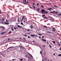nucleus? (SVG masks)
Returning <instances> with one entry per match:
<instances>
[{
  "label": "nucleus",
  "mask_w": 61,
  "mask_h": 61,
  "mask_svg": "<svg viewBox=\"0 0 61 61\" xmlns=\"http://www.w3.org/2000/svg\"><path fill=\"white\" fill-rule=\"evenodd\" d=\"M22 21H23V19L22 18V19L21 20V22Z\"/></svg>",
  "instance_id": "nucleus-43"
},
{
  "label": "nucleus",
  "mask_w": 61,
  "mask_h": 61,
  "mask_svg": "<svg viewBox=\"0 0 61 61\" xmlns=\"http://www.w3.org/2000/svg\"><path fill=\"white\" fill-rule=\"evenodd\" d=\"M49 46L51 48L52 47V46H51V45H49Z\"/></svg>",
  "instance_id": "nucleus-28"
},
{
  "label": "nucleus",
  "mask_w": 61,
  "mask_h": 61,
  "mask_svg": "<svg viewBox=\"0 0 61 61\" xmlns=\"http://www.w3.org/2000/svg\"><path fill=\"white\" fill-rule=\"evenodd\" d=\"M41 7H42L43 8H44V6H42V5H41Z\"/></svg>",
  "instance_id": "nucleus-37"
},
{
  "label": "nucleus",
  "mask_w": 61,
  "mask_h": 61,
  "mask_svg": "<svg viewBox=\"0 0 61 61\" xmlns=\"http://www.w3.org/2000/svg\"><path fill=\"white\" fill-rule=\"evenodd\" d=\"M30 29H29V30H27V31H30Z\"/></svg>",
  "instance_id": "nucleus-25"
},
{
  "label": "nucleus",
  "mask_w": 61,
  "mask_h": 61,
  "mask_svg": "<svg viewBox=\"0 0 61 61\" xmlns=\"http://www.w3.org/2000/svg\"><path fill=\"white\" fill-rule=\"evenodd\" d=\"M6 33V32H2L1 33V35H4V34H5Z\"/></svg>",
  "instance_id": "nucleus-6"
},
{
  "label": "nucleus",
  "mask_w": 61,
  "mask_h": 61,
  "mask_svg": "<svg viewBox=\"0 0 61 61\" xmlns=\"http://www.w3.org/2000/svg\"><path fill=\"white\" fill-rule=\"evenodd\" d=\"M30 33H31V32H30L29 33H27V34H30Z\"/></svg>",
  "instance_id": "nucleus-52"
},
{
  "label": "nucleus",
  "mask_w": 61,
  "mask_h": 61,
  "mask_svg": "<svg viewBox=\"0 0 61 61\" xmlns=\"http://www.w3.org/2000/svg\"><path fill=\"white\" fill-rule=\"evenodd\" d=\"M4 21H5V19L3 18L2 19V22H4Z\"/></svg>",
  "instance_id": "nucleus-12"
},
{
  "label": "nucleus",
  "mask_w": 61,
  "mask_h": 61,
  "mask_svg": "<svg viewBox=\"0 0 61 61\" xmlns=\"http://www.w3.org/2000/svg\"><path fill=\"white\" fill-rule=\"evenodd\" d=\"M53 43H54V44H55L56 43V42L55 41H53Z\"/></svg>",
  "instance_id": "nucleus-22"
},
{
  "label": "nucleus",
  "mask_w": 61,
  "mask_h": 61,
  "mask_svg": "<svg viewBox=\"0 0 61 61\" xmlns=\"http://www.w3.org/2000/svg\"><path fill=\"white\" fill-rule=\"evenodd\" d=\"M47 59V58H46L45 59V60H46Z\"/></svg>",
  "instance_id": "nucleus-32"
},
{
  "label": "nucleus",
  "mask_w": 61,
  "mask_h": 61,
  "mask_svg": "<svg viewBox=\"0 0 61 61\" xmlns=\"http://www.w3.org/2000/svg\"><path fill=\"white\" fill-rule=\"evenodd\" d=\"M46 33H51V32L49 31H46Z\"/></svg>",
  "instance_id": "nucleus-11"
},
{
  "label": "nucleus",
  "mask_w": 61,
  "mask_h": 61,
  "mask_svg": "<svg viewBox=\"0 0 61 61\" xmlns=\"http://www.w3.org/2000/svg\"><path fill=\"white\" fill-rule=\"evenodd\" d=\"M33 8H34V9H35V8H36V7H35L34 6H33Z\"/></svg>",
  "instance_id": "nucleus-35"
},
{
  "label": "nucleus",
  "mask_w": 61,
  "mask_h": 61,
  "mask_svg": "<svg viewBox=\"0 0 61 61\" xmlns=\"http://www.w3.org/2000/svg\"><path fill=\"white\" fill-rule=\"evenodd\" d=\"M6 23H8V25H9V20H6Z\"/></svg>",
  "instance_id": "nucleus-4"
},
{
  "label": "nucleus",
  "mask_w": 61,
  "mask_h": 61,
  "mask_svg": "<svg viewBox=\"0 0 61 61\" xmlns=\"http://www.w3.org/2000/svg\"><path fill=\"white\" fill-rule=\"evenodd\" d=\"M28 38H30V36H28Z\"/></svg>",
  "instance_id": "nucleus-40"
},
{
  "label": "nucleus",
  "mask_w": 61,
  "mask_h": 61,
  "mask_svg": "<svg viewBox=\"0 0 61 61\" xmlns=\"http://www.w3.org/2000/svg\"><path fill=\"white\" fill-rule=\"evenodd\" d=\"M3 22L2 21V24H4V22Z\"/></svg>",
  "instance_id": "nucleus-47"
},
{
  "label": "nucleus",
  "mask_w": 61,
  "mask_h": 61,
  "mask_svg": "<svg viewBox=\"0 0 61 61\" xmlns=\"http://www.w3.org/2000/svg\"><path fill=\"white\" fill-rule=\"evenodd\" d=\"M11 31H10L9 32V33H11Z\"/></svg>",
  "instance_id": "nucleus-41"
},
{
  "label": "nucleus",
  "mask_w": 61,
  "mask_h": 61,
  "mask_svg": "<svg viewBox=\"0 0 61 61\" xmlns=\"http://www.w3.org/2000/svg\"><path fill=\"white\" fill-rule=\"evenodd\" d=\"M22 18V19H24V16H23V17Z\"/></svg>",
  "instance_id": "nucleus-46"
},
{
  "label": "nucleus",
  "mask_w": 61,
  "mask_h": 61,
  "mask_svg": "<svg viewBox=\"0 0 61 61\" xmlns=\"http://www.w3.org/2000/svg\"><path fill=\"white\" fill-rule=\"evenodd\" d=\"M57 43H58V44L59 43V42H57Z\"/></svg>",
  "instance_id": "nucleus-56"
},
{
  "label": "nucleus",
  "mask_w": 61,
  "mask_h": 61,
  "mask_svg": "<svg viewBox=\"0 0 61 61\" xmlns=\"http://www.w3.org/2000/svg\"><path fill=\"white\" fill-rule=\"evenodd\" d=\"M37 5H39L38 4V3H37Z\"/></svg>",
  "instance_id": "nucleus-45"
},
{
  "label": "nucleus",
  "mask_w": 61,
  "mask_h": 61,
  "mask_svg": "<svg viewBox=\"0 0 61 61\" xmlns=\"http://www.w3.org/2000/svg\"><path fill=\"white\" fill-rule=\"evenodd\" d=\"M58 15H61V12H59L58 14H57Z\"/></svg>",
  "instance_id": "nucleus-7"
},
{
  "label": "nucleus",
  "mask_w": 61,
  "mask_h": 61,
  "mask_svg": "<svg viewBox=\"0 0 61 61\" xmlns=\"http://www.w3.org/2000/svg\"><path fill=\"white\" fill-rule=\"evenodd\" d=\"M41 36H39V38H41Z\"/></svg>",
  "instance_id": "nucleus-54"
},
{
  "label": "nucleus",
  "mask_w": 61,
  "mask_h": 61,
  "mask_svg": "<svg viewBox=\"0 0 61 61\" xmlns=\"http://www.w3.org/2000/svg\"><path fill=\"white\" fill-rule=\"evenodd\" d=\"M10 39L9 38L8 39V41H9V40H10Z\"/></svg>",
  "instance_id": "nucleus-44"
},
{
  "label": "nucleus",
  "mask_w": 61,
  "mask_h": 61,
  "mask_svg": "<svg viewBox=\"0 0 61 61\" xmlns=\"http://www.w3.org/2000/svg\"><path fill=\"white\" fill-rule=\"evenodd\" d=\"M50 20L51 21H54V19L52 18H51V19H50Z\"/></svg>",
  "instance_id": "nucleus-3"
},
{
  "label": "nucleus",
  "mask_w": 61,
  "mask_h": 61,
  "mask_svg": "<svg viewBox=\"0 0 61 61\" xmlns=\"http://www.w3.org/2000/svg\"><path fill=\"white\" fill-rule=\"evenodd\" d=\"M45 46H45V45H44L43 46V47H45Z\"/></svg>",
  "instance_id": "nucleus-49"
},
{
  "label": "nucleus",
  "mask_w": 61,
  "mask_h": 61,
  "mask_svg": "<svg viewBox=\"0 0 61 61\" xmlns=\"http://www.w3.org/2000/svg\"><path fill=\"white\" fill-rule=\"evenodd\" d=\"M29 55H30V57H31V58H33V56H32V55H31V54H29Z\"/></svg>",
  "instance_id": "nucleus-10"
},
{
  "label": "nucleus",
  "mask_w": 61,
  "mask_h": 61,
  "mask_svg": "<svg viewBox=\"0 0 61 61\" xmlns=\"http://www.w3.org/2000/svg\"><path fill=\"white\" fill-rule=\"evenodd\" d=\"M24 36H27V35H24Z\"/></svg>",
  "instance_id": "nucleus-39"
},
{
  "label": "nucleus",
  "mask_w": 61,
  "mask_h": 61,
  "mask_svg": "<svg viewBox=\"0 0 61 61\" xmlns=\"http://www.w3.org/2000/svg\"><path fill=\"white\" fill-rule=\"evenodd\" d=\"M55 6V7H58V6Z\"/></svg>",
  "instance_id": "nucleus-42"
},
{
  "label": "nucleus",
  "mask_w": 61,
  "mask_h": 61,
  "mask_svg": "<svg viewBox=\"0 0 61 61\" xmlns=\"http://www.w3.org/2000/svg\"><path fill=\"white\" fill-rule=\"evenodd\" d=\"M42 40V41H45V42H46V40H44L42 39H41Z\"/></svg>",
  "instance_id": "nucleus-13"
},
{
  "label": "nucleus",
  "mask_w": 61,
  "mask_h": 61,
  "mask_svg": "<svg viewBox=\"0 0 61 61\" xmlns=\"http://www.w3.org/2000/svg\"><path fill=\"white\" fill-rule=\"evenodd\" d=\"M23 4L25 5V4H27V3H28V2H26V0H23Z\"/></svg>",
  "instance_id": "nucleus-2"
},
{
  "label": "nucleus",
  "mask_w": 61,
  "mask_h": 61,
  "mask_svg": "<svg viewBox=\"0 0 61 61\" xmlns=\"http://www.w3.org/2000/svg\"><path fill=\"white\" fill-rule=\"evenodd\" d=\"M50 10H51V9H52V8H50Z\"/></svg>",
  "instance_id": "nucleus-63"
},
{
  "label": "nucleus",
  "mask_w": 61,
  "mask_h": 61,
  "mask_svg": "<svg viewBox=\"0 0 61 61\" xmlns=\"http://www.w3.org/2000/svg\"><path fill=\"white\" fill-rule=\"evenodd\" d=\"M38 35H39V36H42V35L40 34H38Z\"/></svg>",
  "instance_id": "nucleus-33"
},
{
  "label": "nucleus",
  "mask_w": 61,
  "mask_h": 61,
  "mask_svg": "<svg viewBox=\"0 0 61 61\" xmlns=\"http://www.w3.org/2000/svg\"><path fill=\"white\" fill-rule=\"evenodd\" d=\"M12 31H14V29H13V28H12Z\"/></svg>",
  "instance_id": "nucleus-36"
},
{
  "label": "nucleus",
  "mask_w": 61,
  "mask_h": 61,
  "mask_svg": "<svg viewBox=\"0 0 61 61\" xmlns=\"http://www.w3.org/2000/svg\"><path fill=\"white\" fill-rule=\"evenodd\" d=\"M44 28H47V26H45V25H44Z\"/></svg>",
  "instance_id": "nucleus-18"
},
{
  "label": "nucleus",
  "mask_w": 61,
  "mask_h": 61,
  "mask_svg": "<svg viewBox=\"0 0 61 61\" xmlns=\"http://www.w3.org/2000/svg\"><path fill=\"white\" fill-rule=\"evenodd\" d=\"M41 12L42 13H43L44 14H46L48 13V12L47 11L46 12V11L44 10V9H41Z\"/></svg>",
  "instance_id": "nucleus-1"
},
{
  "label": "nucleus",
  "mask_w": 61,
  "mask_h": 61,
  "mask_svg": "<svg viewBox=\"0 0 61 61\" xmlns=\"http://www.w3.org/2000/svg\"><path fill=\"white\" fill-rule=\"evenodd\" d=\"M54 56H55V53H54Z\"/></svg>",
  "instance_id": "nucleus-58"
},
{
  "label": "nucleus",
  "mask_w": 61,
  "mask_h": 61,
  "mask_svg": "<svg viewBox=\"0 0 61 61\" xmlns=\"http://www.w3.org/2000/svg\"><path fill=\"white\" fill-rule=\"evenodd\" d=\"M60 15H56V16H55L56 17H59V16H60Z\"/></svg>",
  "instance_id": "nucleus-14"
},
{
  "label": "nucleus",
  "mask_w": 61,
  "mask_h": 61,
  "mask_svg": "<svg viewBox=\"0 0 61 61\" xmlns=\"http://www.w3.org/2000/svg\"><path fill=\"white\" fill-rule=\"evenodd\" d=\"M40 54H41V55H42V52L41 51H40Z\"/></svg>",
  "instance_id": "nucleus-24"
},
{
  "label": "nucleus",
  "mask_w": 61,
  "mask_h": 61,
  "mask_svg": "<svg viewBox=\"0 0 61 61\" xmlns=\"http://www.w3.org/2000/svg\"><path fill=\"white\" fill-rule=\"evenodd\" d=\"M20 60H21V61H23V59L21 58L20 59Z\"/></svg>",
  "instance_id": "nucleus-19"
},
{
  "label": "nucleus",
  "mask_w": 61,
  "mask_h": 61,
  "mask_svg": "<svg viewBox=\"0 0 61 61\" xmlns=\"http://www.w3.org/2000/svg\"><path fill=\"white\" fill-rule=\"evenodd\" d=\"M60 51H61V48H60Z\"/></svg>",
  "instance_id": "nucleus-57"
},
{
  "label": "nucleus",
  "mask_w": 61,
  "mask_h": 61,
  "mask_svg": "<svg viewBox=\"0 0 61 61\" xmlns=\"http://www.w3.org/2000/svg\"><path fill=\"white\" fill-rule=\"evenodd\" d=\"M29 6V7H30V8H31V9H32V7L29 6V5L28 6Z\"/></svg>",
  "instance_id": "nucleus-34"
},
{
  "label": "nucleus",
  "mask_w": 61,
  "mask_h": 61,
  "mask_svg": "<svg viewBox=\"0 0 61 61\" xmlns=\"http://www.w3.org/2000/svg\"><path fill=\"white\" fill-rule=\"evenodd\" d=\"M8 23H7L6 22H4V24L5 25H8Z\"/></svg>",
  "instance_id": "nucleus-16"
},
{
  "label": "nucleus",
  "mask_w": 61,
  "mask_h": 61,
  "mask_svg": "<svg viewBox=\"0 0 61 61\" xmlns=\"http://www.w3.org/2000/svg\"><path fill=\"white\" fill-rule=\"evenodd\" d=\"M53 11L55 12V11Z\"/></svg>",
  "instance_id": "nucleus-64"
},
{
  "label": "nucleus",
  "mask_w": 61,
  "mask_h": 61,
  "mask_svg": "<svg viewBox=\"0 0 61 61\" xmlns=\"http://www.w3.org/2000/svg\"><path fill=\"white\" fill-rule=\"evenodd\" d=\"M48 10H51L50 8L49 9H48Z\"/></svg>",
  "instance_id": "nucleus-38"
},
{
  "label": "nucleus",
  "mask_w": 61,
  "mask_h": 61,
  "mask_svg": "<svg viewBox=\"0 0 61 61\" xmlns=\"http://www.w3.org/2000/svg\"><path fill=\"white\" fill-rule=\"evenodd\" d=\"M14 29H15V30L16 29V28H14Z\"/></svg>",
  "instance_id": "nucleus-55"
},
{
  "label": "nucleus",
  "mask_w": 61,
  "mask_h": 61,
  "mask_svg": "<svg viewBox=\"0 0 61 61\" xmlns=\"http://www.w3.org/2000/svg\"><path fill=\"white\" fill-rule=\"evenodd\" d=\"M23 39H24L25 40V38H23Z\"/></svg>",
  "instance_id": "nucleus-53"
},
{
  "label": "nucleus",
  "mask_w": 61,
  "mask_h": 61,
  "mask_svg": "<svg viewBox=\"0 0 61 61\" xmlns=\"http://www.w3.org/2000/svg\"><path fill=\"white\" fill-rule=\"evenodd\" d=\"M17 27H19V28H22V27H21V26L19 25H17Z\"/></svg>",
  "instance_id": "nucleus-9"
},
{
  "label": "nucleus",
  "mask_w": 61,
  "mask_h": 61,
  "mask_svg": "<svg viewBox=\"0 0 61 61\" xmlns=\"http://www.w3.org/2000/svg\"><path fill=\"white\" fill-rule=\"evenodd\" d=\"M2 27L3 28H4V27L3 26H2Z\"/></svg>",
  "instance_id": "nucleus-59"
},
{
  "label": "nucleus",
  "mask_w": 61,
  "mask_h": 61,
  "mask_svg": "<svg viewBox=\"0 0 61 61\" xmlns=\"http://www.w3.org/2000/svg\"><path fill=\"white\" fill-rule=\"evenodd\" d=\"M44 36H43L42 37V38H44Z\"/></svg>",
  "instance_id": "nucleus-50"
},
{
  "label": "nucleus",
  "mask_w": 61,
  "mask_h": 61,
  "mask_svg": "<svg viewBox=\"0 0 61 61\" xmlns=\"http://www.w3.org/2000/svg\"><path fill=\"white\" fill-rule=\"evenodd\" d=\"M30 36H32V37H34V36H35V35H31Z\"/></svg>",
  "instance_id": "nucleus-17"
},
{
  "label": "nucleus",
  "mask_w": 61,
  "mask_h": 61,
  "mask_svg": "<svg viewBox=\"0 0 61 61\" xmlns=\"http://www.w3.org/2000/svg\"><path fill=\"white\" fill-rule=\"evenodd\" d=\"M52 11H50V13H52Z\"/></svg>",
  "instance_id": "nucleus-61"
},
{
  "label": "nucleus",
  "mask_w": 61,
  "mask_h": 61,
  "mask_svg": "<svg viewBox=\"0 0 61 61\" xmlns=\"http://www.w3.org/2000/svg\"><path fill=\"white\" fill-rule=\"evenodd\" d=\"M43 18L46 19H48V18L47 17H44Z\"/></svg>",
  "instance_id": "nucleus-20"
},
{
  "label": "nucleus",
  "mask_w": 61,
  "mask_h": 61,
  "mask_svg": "<svg viewBox=\"0 0 61 61\" xmlns=\"http://www.w3.org/2000/svg\"><path fill=\"white\" fill-rule=\"evenodd\" d=\"M18 22H19V19H18V20H17Z\"/></svg>",
  "instance_id": "nucleus-29"
},
{
  "label": "nucleus",
  "mask_w": 61,
  "mask_h": 61,
  "mask_svg": "<svg viewBox=\"0 0 61 61\" xmlns=\"http://www.w3.org/2000/svg\"><path fill=\"white\" fill-rule=\"evenodd\" d=\"M60 44L59 43L58 44V46H60Z\"/></svg>",
  "instance_id": "nucleus-26"
},
{
  "label": "nucleus",
  "mask_w": 61,
  "mask_h": 61,
  "mask_svg": "<svg viewBox=\"0 0 61 61\" xmlns=\"http://www.w3.org/2000/svg\"><path fill=\"white\" fill-rule=\"evenodd\" d=\"M21 25H24V24H23V23L22 22H21Z\"/></svg>",
  "instance_id": "nucleus-27"
},
{
  "label": "nucleus",
  "mask_w": 61,
  "mask_h": 61,
  "mask_svg": "<svg viewBox=\"0 0 61 61\" xmlns=\"http://www.w3.org/2000/svg\"><path fill=\"white\" fill-rule=\"evenodd\" d=\"M47 43L48 44H49V43H48V41L47 42Z\"/></svg>",
  "instance_id": "nucleus-62"
},
{
  "label": "nucleus",
  "mask_w": 61,
  "mask_h": 61,
  "mask_svg": "<svg viewBox=\"0 0 61 61\" xmlns=\"http://www.w3.org/2000/svg\"><path fill=\"white\" fill-rule=\"evenodd\" d=\"M39 8L37 9V11H39Z\"/></svg>",
  "instance_id": "nucleus-23"
},
{
  "label": "nucleus",
  "mask_w": 61,
  "mask_h": 61,
  "mask_svg": "<svg viewBox=\"0 0 61 61\" xmlns=\"http://www.w3.org/2000/svg\"><path fill=\"white\" fill-rule=\"evenodd\" d=\"M52 29H53V32H55V28L54 27H53V28Z\"/></svg>",
  "instance_id": "nucleus-8"
},
{
  "label": "nucleus",
  "mask_w": 61,
  "mask_h": 61,
  "mask_svg": "<svg viewBox=\"0 0 61 61\" xmlns=\"http://www.w3.org/2000/svg\"><path fill=\"white\" fill-rule=\"evenodd\" d=\"M13 47H9L8 48H7V50H9V49H10V48H13Z\"/></svg>",
  "instance_id": "nucleus-5"
},
{
  "label": "nucleus",
  "mask_w": 61,
  "mask_h": 61,
  "mask_svg": "<svg viewBox=\"0 0 61 61\" xmlns=\"http://www.w3.org/2000/svg\"><path fill=\"white\" fill-rule=\"evenodd\" d=\"M31 27V28H33V27L32 26L31 27Z\"/></svg>",
  "instance_id": "nucleus-30"
},
{
  "label": "nucleus",
  "mask_w": 61,
  "mask_h": 61,
  "mask_svg": "<svg viewBox=\"0 0 61 61\" xmlns=\"http://www.w3.org/2000/svg\"><path fill=\"white\" fill-rule=\"evenodd\" d=\"M21 47L22 48H23V49H25V47L24 46H21Z\"/></svg>",
  "instance_id": "nucleus-21"
},
{
  "label": "nucleus",
  "mask_w": 61,
  "mask_h": 61,
  "mask_svg": "<svg viewBox=\"0 0 61 61\" xmlns=\"http://www.w3.org/2000/svg\"><path fill=\"white\" fill-rule=\"evenodd\" d=\"M33 42L34 43L35 42V41H33Z\"/></svg>",
  "instance_id": "nucleus-60"
},
{
  "label": "nucleus",
  "mask_w": 61,
  "mask_h": 61,
  "mask_svg": "<svg viewBox=\"0 0 61 61\" xmlns=\"http://www.w3.org/2000/svg\"><path fill=\"white\" fill-rule=\"evenodd\" d=\"M33 5H35V3H34L33 4Z\"/></svg>",
  "instance_id": "nucleus-51"
},
{
  "label": "nucleus",
  "mask_w": 61,
  "mask_h": 61,
  "mask_svg": "<svg viewBox=\"0 0 61 61\" xmlns=\"http://www.w3.org/2000/svg\"><path fill=\"white\" fill-rule=\"evenodd\" d=\"M54 13H55L56 14H57V12H55Z\"/></svg>",
  "instance_id": "nucleus-31"
},
{
  "label": "nucleus",
  "mask_w": 61,
  "mask_h": 61,
  "mask_svg": "<svg viewBox=\"0 0 61 61\" xmlns=\"http://www.w3.org/2000/svg\"><path fill=\"white\" fill-rule=\"evenodd\" d=\"M45 15H42V17H44V16H45Z\"/></svg>",
  "instance_id": "nucleus-48"
},
{
  "label": "nucleus",
  "mask_w": 61,
  "mask_h": 61,
  "mask_svg": "<svg viewBox=\"0 0 61 61\" xmlns=\"http://www.w3.org/2000/svg\"><path fill=\"white\" fill-rule=\"evenodd\" d=\"M58 56H61V54H59L58 55Z\"/></svg>",
  "instance_id": "nucleus-15"
}]
</instances>
